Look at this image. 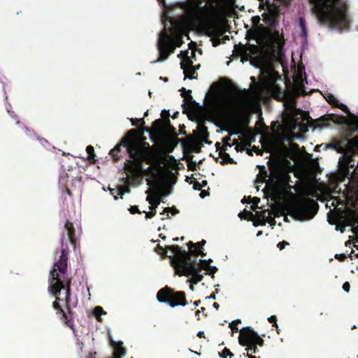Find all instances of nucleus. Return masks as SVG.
<instances>
[{
  "mask_svg": "<svg viewBox=\"0 0 358 358\" xmlns=\"http://www.w3.org/2000/svg\"><path fill=\"white\" fill-rule=\"evenodd\" d=\"M144 213L145 214V218L146 219H149V218L152 217L155 215L156 211L155 210V211H151V212H145V211H144Z\"/></svg>",
  "mask_w": 358,
  "mask_h": 358,
  "instance_id": "33",
  "label": "nucleus"
},
{
  "mask_svg": "<svg viewBox=\"0 0 358 358\" xmlns=\"http://www.w3.org/2000/svg\"><path fill=\"white\" fill-rule=\"evenodd\" d=\"M336 229L337 231H340L341 234H343L345 231V226L340 227L338 225L336 226Z\"/></svg>",
  "mask_w": 358,
  "mask_h": 358,
  "instance_id": "37",
  "label": "nucleus"
},
{
  "mask_svg": "<svg viewBox=\"0 0 358 358\" xmlns=\"http://www.w3.org/2000/svg\"><path fill=\"white\" fill-rule=\"evenodd\" d=\"M169 208L164 209V212L162 214H164L167 213V216H169Z\"/></svg>",
  "mask_w": 358,
  "mask_h": 358,
  "instance_id": "45",
  "label": "nucleus"
},
{
  "mask_svg": "<svg viewBox=\"0 0 358 358\" xmlns=\"http://www.w3.org/2000/svg\"><path fill=\"white\" fill-rule=\"evenodd\" d=\"M136 123L134 121V120H131V127H134L136 126Z\"/></svg>",
  "mask_w": 358,
  "mask_h": 358,
  "instance_id": "49",
  "label": "nucleus"
},
{
  "mask_svg": "<svg viewBox=\"0 0 358 358\" xmlns=\"http://www.w3.org/2000/svg\"><path fill=\"white\" fill-rule=\"evenodd\" d=\"M243 329H245L246 331L241 332L238 336V342L240 345L242 346H245L250 344H254V341L256 339L255 335L257 336L258 334L249 326L243 327L241 329V331Z\"/></svg>",
  "mask_w": 358,
  "mask_h": 358,
  "instance_id": "12",
  "label": "nucleus"
},
{
  "mask_svg": "<svg viewBox=\"0 0 358 358\" xmlns=\"http://www.w3.org/2000/svg\"><path fill=\"white\" fill-rule=\"evenodd\" d=\"M289 243L287 241H282L278 244V248L281 250L285 248V245H288Z\"/></svg>",
  "mask_w": 358,
  "mask_h": 358,
  "instance_id": "31",
  "label": "nucleus"
},
{
  "mask_svg": "<svg viewBox=\"0 0 358 358\" xmlns=\"http://www.w3.org/2000/svg\"><path fill=\"white\" fill-rule=\"evenodd\" d=\"M86 151L89 154V155H93L94 154V148L92 146H87L86 148Z\"/></svg>",
  "mask_w": 358,
  "mask_h": 358,
  "instance_id": "34",
  "label": "nucleus"
},
{
  "mask_svg": "<svg viewBox=\"0 0 358 358\" xmlns=\"http://www.w3.org/2000/svg\"><path fill=\"white\" fill-rule=\"evenodd\" d=\"M196 315H200V311L197 310L196 313Z\"/></svg>",
  "mask_w": 358,
  "mask_h": 358,
  "instance_id": "54",
  "label": "nucleus"
},
{
  "mask_svg": "<svg viewBox=\"0 0 358 358\" xmlns=\"http://www.w3.org/2000/svg\"><path fill=\"white\" fill-rule=\"evenodd\" d=\"M185 294L182 292H177L174 295L171 296L170 303H181L184 305H178V306H186L188 303L184 300Z\"/></svg>",
  "mask_w": 358,
  "mask_h": 358,
  "instance_id": "20",
  "label": "nucleus"
},
{
  "mask_svg": "<svg viewBox=\"0 0 358 358\" xmlns=\"http://www.w3.org/2000/svg\"><path fill=\"white\" fill-rule=\"evenodd\" d=\"M160 80H163L164 81L166 82L168 80V78L160 77Z\"/></svg>",
  "mask_w": 358,
  "mask_h": 358,
  "instance_id": "48",
  "label": "nucleus"
},
{
  "mask_svg": "<svg viewBox=\"0 0 358 358\" xmlns=\"http://www.w3.org/2000/svg\"><path fill=\"white\" fill-rule=\"evenodd\" d=\"M112 345L114 348V355L115 358H121L124 356L126 352L122 348V343L119 341H115L111 339Z\"/></svg>",
  "mask_w": 358,
  "mask_h": 358,
  "instance_id": "18",
  "label": "nucleus"
},
{
  "mask_svg": "<svg viewBox=\"0 0 358 358\" xmlns=\"http://www.w3.org/2000/svg\"><path fill=\"white\" fill-rule=\"evenodd\" d=\"M217 43H215V42L213 43V45H217Z\"/></svg>",
  "mask_w": 358,
  "mask_h": 358,
  "instance_id": "56",
  "label": "nucleus"
},
{
  "mask_svg": "<svg viewBox=\"0 0 358 358\" xmlns=\"http://www.w3.org/2000/svg\"><path fill=\"white\" fill-rule=\"evenodd\" d=\"M200 303H201L200 301H196L193 303V305L195 306H199Z\"/></svg>",
  "mask_w": 358,
  "mask_h": 358,
  "instance_id": "42",
  "label": "nucleus"
},
{
  "mask_svg": "<svg viewBox=\"0 0 358 358\" xmlns=\"http://www.w3.org/2000/svg\"><path fill=\"white\" fill-rule=\"evenodd\" d=\"M67 266V257L62 252L59 260L54 265L50 272V285L48 291L51 295L56 298V301L52 303V307L55 309H59L64 314L63 310L59 305V301H67L69 299V290L67 289L64 293V296L59 298L58 296L62 294V290L64 289L59 275L64 273Z\"/></svg>",
  "mask_w": 358,
  "mask_h": 358,
  "instance_id": "8",
  "label": "nucleus"
},
{
  "mask_svg": "<svg viewBox=\"0 0 358 358\" xmlns=\"http://www.w3.org/2000/svg\"><path fill=\"white\" fill-rule=\"evenodd\" d=\"M208 192H203H203H201L200 193V196H201V198H202V199L205 198V197H206V196H208Z\"/></svg>",
  "mask_w": 358,
  "mask_h": 358,
  "instance_id": "39",
  "label": "nucleus"
},
{
  "mask_svg": "<svg viewBox=\"0 0 358 358\" xmlns=\"http://www.w3.org/2000/svg\"><path fill=\"white\" fill-rule=\"evenodd\" d=\"M195 43L191 41L189 43V49L186 50H182L178 55V57L180 59V68L183 71L185 80H194L196 77L193 76L196 73L197 70L199 69L200 65L195 66H192L193 62L195 59Z\"/></svg>",
  "mask_w": 358,
  "mask_h": 358,
  "instance_id": "10",
  "label": "nucleus"
},
{
  "mask_svg": "<svg viewBox=\"0 0 358 358\" xmlns=\"http://www.w3.org/2000/svg\"><path fill=\"white\" fill-rule=\"evenodd\" d=\"M217 270H218V268L216 266H208V270L207 271V273L209 275H212V274H214Z\"/></svg>",
  "mask_w": 358,
  "mask_h": 358,
  "instance_id": "28",
  "label": "nucleus"
},
{
  "mask_svg": "<svg viewBox=\"0 0 358 358\" xmlns=\"http://www.w3.org/2000/svg\"><path fill=\"white\" fill-rule=\"evenodd\" d=\"M184 8H222L219 3L206 1L204 5L201 0H189L184 4Z\"/></svg>",
  "mask_w": 358,
  "mask_h": 358,
  "instance_id": "13",
  "label": "nucleus"
},
{
  "mask_svg": "<svg viewBox=\"0 0 358 358\" xmlns=\"http://www.w3.org/2000/svg\"><path fill=\"white\" fill-rule=\"evenodd\" d=\"M259 85L260 91H268L275 98L284 101L291 116L285 124L288 131L299 130L302 134L308 132V129L303 122L305 114L301 110L295 113V96L287 91L286 83L280 76L273 69H268L263 72V78Z\"/></svg>",
  "mask_w": 358,
  "mask_h": 358,
  "instance_id": "2",
  "label": "nucleus"
},
{
  "mask_svg": "<svg viewBox=\"0 0 358 358\" xmlns=\"http://www.w3.org/2000/svg\"><path fill=\"white\" fill-rule=\"evenodd\" d=\"M203 334H204V331H199L198 332V335H199L200 337H202Z\"/></svg>",
  "mask_w": 358,
  "mask_h": 358,
  "instance_id": "43",
  "label": "nucleus"
},
{
  "mask_svg": "<svg viewBox=\"0 0 358 358\" xmlns=\"http://www.w3.org/2000/svg\"><path fill=\"white\" fill-rule=\"evenodd\" d=\"M171 292L169 288L162 289L157 294V300L158 302L165 303L169 306L171 308H175L181 303H170Z\"/></svg>",
  "mask_w": 358,
  "mask_h": 358,
  "instance_id": "14",
  "label": "nucleus"
},
{
  "mask_svg": "<svg viewBox=\"0 0 358 358\" xmlns=\"http://www.w3.org/2000/svg\"><path fill=\"white\" fill-rule=\"evenodd\" d=\"M93 313L99 320H102L101 315L102 314H105L106 313L101 307H96L93 310Z\"/></svg>",
  "mask_w": 358,
  "mask_h": 358,
  "instance_id": "23",
  "label": "nucleus"
},
{
  "mask_svg": "<svg viewBox=\"0 0 358 358\" xmlns=\"http://www.w3.org/2000/svg\"><path fill=\"white\" fill-rule=\"evenodd\" d=\"M268 320L271 322H273L274 323V325L275 327H278V324H277V322H276V317L275 315H271L270 317H268Z\"/></svg>",
  "mask_w": 358,
  "mask_h": 358,
  "instance_id": "32",
  "label": "nucleus"
},
{
  "mask_svg": "<svg viewBox=\"0 0 358 358\" xmlns=\"http://www.w3.org/2000/svg\"><path fill=\"white\" fill-rule=\"evenodd\" d=\"M201 187V186L200 185V184H199V182H196L194 185V189L196 190H200Z\"/></svg>",
  "mask_w": 358,
  "mask_h": 358,
  "instance_id": "38",
  "label": "nucleus"
},
{
  "mask_svg": "<svg viewBox=\"0 0 358 358\" xmlns=\"http://www.w3.org/2000/svg\"><path fill=\"white\" fill-rule=\"evenodd\" d=\"M256 339L254 341V344L257 346V345H259V346H263L264 345V341L263 339L259 336L255 335Z\"/></svg>",
  "mask_w": 358,
  "mask_h": 358,
  "instance_id": "26",
  "label": "nucleus"
},
{
  "mask_svg": "<svg viewBox=\"0 0 358 358\" xmlns=\"http://www.w3.org/2000/svg\"><path fill=\"white\" fill-rule=\"evenodd\" d=\"M188 259H189V262L191 263H192V264L194 266H195V264H197L201 268L206 269V271L208 270V266H210V265L208 264V262L206 259H199L198 262H196V261L191 262L189 255H188Z\"/></svg>",
  "mask_w": 358,
  "mask_h": 358,
  "instance_id": "21",
  "label": "nucleus"
},
{
  "mask_svg": "<svg viewBox=\"0 0 358 358\" xmlns=\"http://www.w3.org/2000/svg\"><path fill=\"white\" fill-rule=\"evenodd\" d=\"M220 358H227L228 357L231 358L234 357V354L231 353L228 349L225 348L221 353L219 354Z\"/></svg>",
  "mask_w": 358,
  "mask_h": 358,
  "instance_id": "24",
  "label": "nucleus"
},
{
  "mask_svg": "<svg viewBox=\"0 0 358 358\" xmlns=\"http://www.w3.org/2000/svg\"><path fill=\"white\" fill-rule=\"evenodd\" d=\"M213 308H215L216 310H217L219 308V305L217 303H213Z\"/></svg>",
  "mask_w": 358,
  "mask_h": 358,
  "instance_id": "44",
  "label": "nucleus"
},
{
  "mask_svg": "<svg viewBox=\"0 0 358 358\" xmlns=\"http://www.w3.org/2000/svg\"><path fill=\"white\" fill-rule=\"evenodd\" d=\"M317 21L332 30L342 31L349 28L350 19L341 0H310Z\"/></svg>",
  "mask_w": 358,
  "mask_h": 358,
  "instance_id": "4",
  "label": "nucleus"
},
{
  "mask_svg": "<svg viewBox=\"0 0 358 358\" xmlns=\"http://www.w3.org/2000/svg\"><path fill=\"white\" fill-rule=\"evenodd\" d=\"M269 22H270L271 24H272L274 22V17L273 16L271 17V18L269 19Z\"/></svg>",
  "mask_w": 358,
  "mask_h": 358,
  "instance_id": "46",
  "label": "nucleus"
},
{
  "mask_svg": "<svg viewBox=\"0 0 358 358\" xmlns=\"http://www.w3.org/2000/svg\"><path fill=\"white\" fill-rule=\"evenodd\" d=\"M327 100L330 102V103H335V98L334 97L333 95H329L328 96V97L327 98Z\"/></svg>",
  "mask_w": 358,
  "mask_h": 358,
  "instance_id": "36",
  "label": "nucleus"
},
{
  "mask_svg": "<svg viewBox=\"0 0 358 358\" xmlns=\"http://www.w3.org/2000/svg\"><path fill=\"white\" fill-rule=\"evenodd\" d=\"M110 194L113 196L115 200L119 199V196L122 198L123 194H129L130 189L129 186L120 187L119 188H109Z\"/></svg>",
  "mask_w": 358,
  "mask_h": 358,
  "instance_id": "16",
  "label": "nucleus"
},
{
  "mask_svg": "<svg viewBox=\"0 0 358 358\" xmlns=\"http://www.w3.org/2000/svg\"><path fill=\"white\" fill-rule=\"evenodd\" d=\"M248 348H246V350L248 352H251L254 354H256L259 352V350L255 344H250L249 345H246Z\"/></svg>",
  "mask_w": 358,
  "mask_h": 358,
  "instance_id": "25",
  "label": "nucleus"
},
{
  "mask_svg": "<svg viewBox=\"0 0 358 358\" xmlns=\"http://www.w3.org/2000/svg\"><path fill=\"white\" fill-rule=\"evenodd\" d=\"M303 73V69H299L296 73L294 76V87L298 93L301 92L304 87Z\"/></svg>",
  "mask_w": 358,
  "mask_h": 358,
  "instance_id": "15",
  "label": "nucleus"
},
{
  "mask_svg": "<svg viewBox=\"0 0 358 358\" xmlns=\"http://www.w3.org/2000/svg\"><path fill=\"white\" fill-rule=\"evenodd\" d=\"M350 283L348 282H345L343 285V291L345 292H346V293H348L350 292Z\"/></svg>",
  "mask_w": 358,
  "mask_h": 358,
  "instance_id": "29",
  "label": "nucleus"
},
{
  "mask_svg": "<svg viewBox=\"0 0 358 358\" xmlns=\"http://www.w3.org/2000/svg\"><path fill=\"white\" fill-rule=\"evenodd\" d=\"M339 107L342 110H346L347 109V106L345 104H344V103H341Z\"/></svg>",
  "mask_w": 358,
  "mask_h": 358,
  "instance_id": "41",
  "label": "nucleus"
},
{
  "mask_svg": "<svg viewBox=\"0 0 358 358\" xmlns=\"http://www.w3.org/2000/svg\"><path fill=\"white\" fill-rule=\"evenodd\" d=\"M346 226H353L352 231L354 234L358 233V215L352 213L350 214V217L346 221Z\"/></svg>",
  "mask_w": 358,
  "mask_h": 358,
  "instance_id": "19",
  "label": "nucleus"
},
{
  "mask_svg": "<svg viewBox=\"0 0 358 358\" xmlns=\"http://www.w3.org/2000/svg\"><path fill=\"white\" fill-rule=\"evenodd\" d=\"M234 321V324H236V322H241V320L240 319H236Z\"/></svg>",
  "mask_w": 358,
  "mask_h": 358,
  "instance_id": "51",
  "label": "nucleus"
},
{
  "mask_svg": "<svg viewBox=\"0 0 358 358\" xmlns=\"http://www.w3.org/2000/svg\"><path fill=\"white\" fill-rule=\"evenodd\" d=\"M282 215H289L297 221L310 220L317 213V203L305 197H297L286 201L280 206Z\"/></svg>",
  "mask_w": 358,
  "mask_h": 358,
  "instance_id": "6",
  "label": "nucleus"
},
{
  "mask_svg": "<svg viewBox=\"0 0 358 358\" xmlns=\"http://www.w3.org/2000/svg\"><path fill=\"white\" fill-rule=\"evenodd\" d=\"M206 300H215V295L212 294L210 296H208L206 298Z\"/></svg>",
  "mask_w": 358,
  "mask_h": 358,
  "instance_id": "40",
  "label": "nucleus"
},
{
  "mask_svg": "<svg viewBox=\"0 0 358 358\" xmlns=\"http://www.w3.org/2000/svg\"><path fill=\"white\" fill-rule=\"evenodd\" d=\"M206 260L208 261V264L210 263V262H211V261H212V259H211L210 258V259H206Z\"/></svg>",
  "mask_w": 358,
  "mask_h": 358,
  "instance_id": "53",
  "label": "nucleus"
},
{
  "mask_svg": "<svg viewBox=\"0 0 358 358\" xmlns=\"http://www.w3.org/2000/svg\"><path fill=\"white\" fill-rule=\"evenodd\" d=\"M357 357H358V356H357Z\"/></svg>",
  "mask_w": 358,
  "mask_h": 358,
  "instance_id": "57",
  "label": "nucleus"
},
{
  "mask_svg": "<svg viewBox=\"0 0 358 358\" xmlns=\"http://www.w3.org/2000/svg\"><path fill=\"white\" fill-rule=\"evenodd\" d=\"M134 129L130 130L110 153L115 159H118L115 152L119 151L121 146L127 148L132 160L124 162V182L129 186L137 187L144 177L149 186L145 192L148 194L146 200L150 205V209L155 210L160 203L162 197L171 194L176 180L169 168L158 159L149 160L148 166L143 165L142 161L145 159L147 151L136 139Z\"/></svg>",
  "mask_w": 358,
  "mask_h": 358,
  "instance_id": "1",
  "label": "nucleus"
},
{
  "mask_svg": "<svg viewBox=\"0 0 358 358\" xmlns=\"http://www.w3.org/2000/svg\"><path fill=\"white\" fill-rule=\"evenodd\" d=\"M168 251L171 252V255H169L171 257L174 256L173 262L174 264L176 273L179 275H189L191 278L188 280V282L191 284L196 285L200 282L203 276L201 274L196 266L191 263L188 259V252L185 250H182L178 245H172L167 248L166 253ZM189 289L193 291V285H191Z\"/></svg>",
  "mask_w": 358,
  "mask_h": 358,
  "instance_id": "7",
  "label": "nucleus"
},
{
  "mask_svg": "<svg viewBox=\"0 0 358 358\" xmlns=\"http://www.w3.org/2000/svg\"><path fill=\"white\" fill-rule=\"evenodd\" d=\"M173 241H178V238H173Z\"/></svg>",
  "mask_w": 358,
  "mask_h": 358,
  "instance_id": "55",
  "label": "nucleus"
},
{
  "mask_svg": "<svg viewBox=\"0 0 358 358\" xmlns=\"http://www.w3.org/2000/svg\"><path fill=\"white\" fill-rule=\"evenodd\" d=\"M257 94L249 90L222 92L217 94L212 101V107L215 112L228 118H237L250 111L259 108Z\"/></svg>",
  "mask_w": 358,
  "mask_h": 358,
  "instance_id": "3",
  "label": "nucleus"
},
{
  "mask_svg": "<svg viewBox=\"0 0 358 358\" xmlns=\"http://www.w3.org/2000/svg\"><path fill=\"white\" fill-rule=\"evenodd\" d=\"M299 25L301 30L302 35L304 38L307 36V31L306 29V23L305 20L303 18L299 19Z\"/></svg>",
  "mask_w": 358,
  "mask_h": 358,
  "instance_id": "22",
  "label": "nucleus"
},
{
  "mask_svg": "<svg viewBox=\"0 0 358 358\" xmlns=\"http://www.w3.org/2000/svg\"><path fill=\"white\" fill-rule=\"evenodd\" d=\"M301 136L299 134H290L287 137V140L289 141L292 139H301Z\"/></svg>",
  "mask_w": 358,
  "mask_h": 358,
  "instance_id": "30",
  "label": "nucleus"
},
{
  "mask_svg": "<svg viewBox=\"0 0 358 358\" xmlns=\"http://www.w3.org/2000/svg\"><path fill=\"white\" fill-rule=\"evenodd\" d=\"M202 183H203V185H201L202 187H204L207 185V182L206 180H203Z\"/></svg>",
  "mask_w": 358,
  "mask_h": 358,
  "instance_id": "47",
  "label": "nucleus"
},
{
  "mask_svg": "<svg viewBox=\"0 0 358 358\" xmlns=\"http://www.w3.org/2000/svg\"><path fill=\"white\" fill-rule=\"evenodd\" d=\"M247 357L248 358H257L255 357H252V356H250V355H247Z\"/></svg>",
  "mask_w": 358,
  "mask_h": 358,
  "instance_id": "52",
  "label": "nucleus"
},
{
  "mask_svg": "<svg viewBox=\"0 0 358 358\" xmlns=\"http://www.w3.org/2000/svg\"><path fill=\"white\" fill-rule=\"evenodd\" d=\"M229 327L231 328L232 330H235V331H238V327L236 326V324H234V321H232L229 324Z\"/></svg>",
  "mask_w": 358,
  "mask_h": 358,
  "instance_id": "35",
  "label": "nucleus"
},
{
  "mask_svg": "<svg viewBox=\"0 0 358 358\" xmlns=\"http://www.w3.org/2000/svg\"><path fill=\"white\" fill-rule=\"evenodd\" d=\"M262 232L261 231H259L257 234V237H259L260 236H262Z\"/></svg>",
  "mask_w": 358,
  "mask_h": 358,
  "instance_id": "50",
  "label": "nucleus"
},
{
  "mask_svg": "<svg viewBox=\"0 0 358 358\" xmlns=\"http://www.w3.org/2000/svg\"><path fill=\"white\" fill-rule=\"evenodd\" d=\"M129 211L131 214H135V213H141V212L139 210L138 206H132L129 208Z\"/></svg>",
  "mask_w": 358,
  "mask_h": 358,
  "instance_id": "27",
  "label": "nucleus"
},
{
  "mask_svg": "<svg viewBox=\"0 0 358 358\" xmlns=\"http://www.w3.org/2000/svg\"><path fill=\"white\" fill-rule=\"evenodd\" d=\"M169 23L171 32L175 36H169L164 30L160 32L157 44L159 58L155 63L166 61L169 55L173 52L175 48L182 44V38L187 36L186 25L184 22L169 21Z\"/></svg>",
  "mask_w": 358,
  "mask_h": 358,
  "instance_id": "5",
  "label": "nucleus"
},
{
  "mask_svg": "<svg viewBox=\"0 0 358 358\" xmlns=\"http://www.w3.org/2000/svg\"><path fill=\"white\" fill-rule=\"evenodd\" d=\"M260 199L257 197L246 198L242 199V202L251 203V208L253 212L244 210L238 213V217L242 219H247L253 222L255 226L264 225L266 220L268 218L269 213L266 211L260 212L257 210V204Z\"/></svg>",
  "mask_w": 358,
  "mask_h": 358,
  "instance_id": "11",
  "label": "nucleus"
},
{
  "mask_svg": "<svg viewBox=\"0 0 358 358\" xmlns=\"http://www.w3.org/2000/svg\"><path fill=\"white\" fill-rule=\"evenodd\" d=\"M206 241H201L197 244H194L192 242L189 243V248L191 252L194 255H203L205 253L203 252V246L206 244Z\"/></svg>",
  "mask_w": 358,
  "mask_h": 358,
  "instance_id": "17",
  "label": "nucleus"
},
{
  "mask_svg": "<svg viewBox=\"0 0 358 358\" xmlns=\"http://www.w3.org/2000/svg\"><path fill=\"white\" fill-rule=\"evenodd\" d=\"M288 178V173L281 167L271 169L269 173L261 169L257 178V189L259 191L264 185L262 192L265 195L274 194L284 187Z\"/></svg>",
  "mask_w": 358,
  "mask_h": 358,
  "instance_id": "9",
  "label": "nucleus"
}]
</instances>
